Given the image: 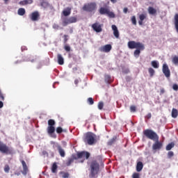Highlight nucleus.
<instances>
[{"instance_id": "nucleus-25", "label": "nucleus", "mask_w": 178, "mask_h": 178, "mask_svg": "<svg viewBox=\"0 0 178 178\" xmlns=\"http://www.w3.org/2000/svg\"><path fill=\"white\" fill-rule=\"evenodd\" d=\"M58 151L59 152V154L60 156L62 157V158H65V155H66V153L65 152V149H63L62 148V146L58 149Z\"/></svg>"}, {"instance_id": "nucleus-6", "label": "nucleus", "mask_w": 178, "mask_h": 178, "mask_svg": "<svg viewBox=\"0 0 178 178\" xmlns=\"http://www.w3.org/2000/svg\"><path fill=\"white\" fill-rule=\"evenodd\" d=\"M0 152L10 155L11 154H13V149L10 148L3 142H0Z\"/></svg>"}, {"instance_id": "nucleus-12", "label": "nucleus", "mask_w": 178, "mask_h": 178, "mask_svg": "<svg viewBox=\"0 0 178 178\" xmlns=\"http://www.w3.org/2000/svg\"><path fill=\"white\" fill-rule=\"evenodd\" d=\"M30 17L33 22H37L40 19V13L35 11L31 14Z\"/></svg>"}, {"instance_id": "nucleus-36", "label": "nucleus", "mask_w": 178, "mask_h": 178, "mask_svg": "<svg viewBox=\"0 0 178 178\" xmlns=\"http://www.w3.org/2000/svg\"><path fill=\"white\" fill-rule=\"evenodd\" d=\"M56 131L58 134H60L61 133H63V129L60 127H58L56 129Z\"/></svg>"}, {"instance_id": "nucleus-50", "label": "nucleus", "mask_w": 178, "mask_h": 178, "mask_svg": "<svg viewBox=\"0 0 178 178\" xmlns=\"http://www.w3.org/2000/svg\"><path fill=\"white\" fill-rule=\"evenodd\" d=\"M151 118H152L151 113H147V115L145 116V119H151Z\"/></svg>"}, {"instance_id": "nucleus-3", "label": "nucleus", "mask_w": 178, "mask_h": 178, "mask_svg": "<svg viewBox=\"0 0 178 178\" xmlns=\"http://www.w3.org/2000/svg\"><path fill=\"white\" fill-rule=\"evenodd\" d=\"M143 135L147 138H149V140H152L153 141H155V140H159V136H158V134H156L155 131L152 129L144 130Z\"/></svg>"}, {"instance_id": "nucleus-53", "label": "nucleus", "mask_w": 178, "mask_h": 178, "mask_svg": "<svg viewBox=\"0 0 178 178\" xmlns=\"http://www.w3.org/2000/svg\"><path fill=\"white\" fill-rule=\"evenodd\" d=\"M41 5L42 6H48L49 3L47 2H42Z\"/></svg>"}, {"instance_id": "nucleus-16", "label": "nucleus", "mask_w": 178, "mask_h": 178, "mask_svg": "<svg viewBox=\"0 0 178 178\" xmlns=\"http://www.w3.org/2000/svg\"><path fill=\"white\" fill-rule=\"evenodd\" d=\"M111 29L113 31V35L115 37V38H119V30H118V26L116 25H112Z\"/></svg>"}, {"instance_id": "nucleus-18", "label": "nucleus", "mask_w": 178, "mask_h": 178, "mask_svg": "<svg viewBox=\"0 0 178 178\" xmlns=\"http://www.w3.org/2000/svg\"><path fill=\"white\" fill-rule=\"evenodd\" d=\"M147 19V15L145 14H140L139 15V21H138V24L139 26H143L144 20Z\"/></svg>"}, {"instance_id": "nucleus-35", "label": "nucleus", "mask_w": 178, "mask_h": 178, "mask_svg": "<svg viewBox=\"0 0 178 178\" xmlns=\"http://www.w3.org/2000/svg\"><path fill=\"white\" fill-rule=\"evenodd\" d=\"M131 22L134 26H136L137 24V19H136V16H132L131 18Z\"/></svg>"}, {"instance_id": "nucleus-47", "label": "nucleus", "mask_w": 178, "mask_h": 178, "mask_svg": "<svg viewBox=\"0 0 178 178\" xmlns=\"http://www.w3.org/2000/svg\"><path fill=\"white\" fill-rule=\"evenodd\" d=\"M132 178H140V174L135 172L132 175Z\"/></svg>"}, {"instance_id": "nucleus-22", "label": "nucleus", "mask_w": 178, "mask_h": 178, "mask_svg": "<svg viewBox=\"0 0 178 178\" xmlns=\"http://www.w3.org/2000/svg\"><path fill=\"white\" fill-rule=\"evenodd\" d=\"M70 13H72V8H67L65 10L63 11V16H70Z\"/></svg>"}, {"instance_id": "nucleus-30", "label": "nucleus", "mask_w": 178, "mask_h": 178, "mask_svg": "<svg viewBox=\"0 0 178 178\" xmlns=\"http://www.w3.org/2000/svg\"><path fill=\"white\" fill-rule=\"evenodd\" d=\"M60 175H62L63 178H69V177H70V174H69V172H66L65 171L60 172Z\"/></svg>"}, {"instance_id": "nucleus-49", "label": "nucleus", "mask_w": 178, "mask_h": 178, "mask_svg": "<svg viewBox=\"0 0 178 178\" xmlns=\"http://www.w3.org/2000/svg\"><path fill=\"white\" fill-rule=\"evenodd\" d=\"M130 111L131 112H136V106H131Z\"/></svg>"}, {"instance_id": "nucleus-27", "label": "nucleus", "mask_w": 178, "mask_h": 178, "mask_svg": "<svg viewBox=\"0 0 178 178\" xmlns=\"http://www.w3.org/2000/svg\"><path fill=\"white\" fill-rule=\"evenodd\" d=\"M172 118H173L174 119H176V118H177L178 116V111L176 108H172Z\"/></svg>"}, {"instance_id": "nucleus-23", "label": "nucleus", "mask_w": 178, "mask_h": 178, "mask_svg": "<svg viewBox=\"0 0 178 178\" xmlns=\"http://www.w3.org/2000/svg\"><path fill=\"white\" fill-rule=\"evenodd\" d=\"M108 10H109V9L102 7V8H100L99 12L100 15H107Z\"/></svg>"}, {"instance_id": "nucleus-43", "label": "nucleus", "mask_w": 178, "mask_h": 178, "mask_svg": "<svg viewBox=\"0 0 178 178\" xmlns=\"http://www.w3.org/2000/svg\"><path fill=\"white\" fill-rule=\"evenodd\" d=\"M107 15L109 16V17H115V13H113V12H111L109 10L107 12Z\"/></svg>"}, {"instance_id": "nucleus-37", "label": "nucleus", "mask_w": 178, "mask_h": 178, "mask_svg": "<svg viewBox=\"0 0 178 178\" xmlns=\"http://www.w3.org/2000/svg\"><path fill=\"white\" fill-rule=\"evenodd\" d=\"M115 141H116V137L113 138L108 142V145H112L115 143Z\"/></svg>"}, {"instance_id": "nucleus-26", "label": "nucleus", "mask_w": 178, "mask_h": 178, "mask_svg": "<svg viewBox=\"0 0 178 178\" xmlns=\"http://www.w3.org/2000/svg\"><path fill=\"white\" fill-rule=\"evenodd\" d=\"M174 19L175 29L177 33H178V14H175Z\"/></svg>"}, {"instance_id": "nucleus-33", "label": "nucleus", "mask_w": 178, "mask_h": 178, "mask_svg": "<svg viewBox=\"0 0 178 178\" xmlns=\"http://www.w3.org/2000/svg\"><path fill=\"white\" fill-rule=\"evenodd\" d=\"M148 73L149 74L150 77H154V74H155V70L152 67L148 68Z\"/></svg>"}, {"instance_id": "nucleus-54", "label": "nucleus", "mask_w": 178, "mask_h": 178, "mask_svg": "<svg viewBox=\"0 0 178 178\" xmlns=\"http://www.w3.org/2000/svg\"><path fill=\"white\" fill-rule=\"evenodd\" d=\"M128 10H129V9H128L127 8H124L123 9L124 13H127Z\"/></svg>"}, {"instance_id": "nucleus-55", "label": "nucleus", "mask_w": 178, "mask_h": 178, "mask_svg": "<svg viewBox=\"0 0 178 178\" xmlns=\"http://www.w3.org/2000/svg\"><path fill=\"white\" fill-rule=\"evenodd\" d=\"M1 108H3V102H2L1 101H0V109Z\"/></svg>"}, {"instance_id": "nucleus-11", "label": "nucleus", "mask_w": 178, "mask_h": 178, "mask_svg": "<svg viewBox=\"0 0 178 178\" xmlns=\"http://www.w3.org/2000/svg\"><path fill=\"white\" fill-rule=\"evenodd\" d=\"M111 49H112V45H111V44H106V45H104L103 47H101L99 49V51H100V52L108 53V52H111Z\"/></svg>"}, {"instance_id": "nucleus-52", "label": "nucleus", "mask_w": 178, "mask_h": 178, "mask_svg": "<svg viewBox=\"0 0 178 178\" xmlns=\"http://www.w3.org/2000/svg\"><path fill=\"white\" fill-rule=\"evenodd\" d=\"M163 94H165V89L164 88L160 89V95H162Z\"/></svg>"}, {"instance_id": "nucleus-38", "label": "nucleus", "mask_w": 178, "mask_h": 178, "mask_svg": "<svg viewBox=\"0 0 178 178\" xmlns=\"http://www.w3.org/2000/svg\"><path fill=\"white\" fill-rule=\"evenodd\" d=\"M73 162H74V156H73V159H68V161L67 163V165L70 166V165H72V163H73Z\"/></svg>"}, {"instance_id": "nucleus-45", "label": "nucleus", "mask_w": 178, "mask_h": 178, "mask_svg": "<svg viewBox=\"0 0 178 178\" xmlns=\"http://www.w3.org/2000/svg\"><path fill=\"white\" fill-rule=\"evenodd\" d=\"M64 49H65V51H66L67 52H70V46H69V45H65V46H64Z\"/></svg>"}, {"instance_id": "nucleus-59", "label": "nucleus", "mask_w": 178, "mask_h": 178, "mask_svg": "<svg viewBox=\"0 0 178 178\" xmlns=\"http://www.w3.org/2000/svg\"><path fill=\"white\" fill-rule=\"evenodd\" d=\"M111 2H112L113 3H116L117 0H110Z\"/></svg>"}, {"instance_id": "nucleus-34", "label": "nucleus", "mask_w": 178, "mask_h": 178, "mask_svg": "<svg viewBox=\"0 0 178 178\" xmlns=\"http://www.w3.org/2000/svg\"><path fill=\"white\" fill-rule=\"evenodd\" d=\"M57 169H58V165H56V163H54L51 167L52 173H56Z\"/></svg>"}, {"instance_id": "nucleus-46", "label": "nucleus", "mask_w": 178, "mask_h": 178, "mask_svg": "<svg viewBox=\"0 0 178 178\" xmlns=\"http://www.w3.org/2000/svg\"><path fill=\"white\" fill-rule=\"evenodd\" d=\"M172 90H174V91H177L178 90V85L175 83L172 85Z\"/></svg>"}, {"instance_id": "nucleus-48", "label": "nucleus", "mask_w": 178, "mask_h": 178, "mask_svg": "<svg viewBox=\"0 0 178 178\" xmlns=\"http://www.w3.org/2000/svg\"><path fill=\"white\" fill-rule=\"evenodd\" d=\"M69 35H64L63 38H64V44H66V42H67Z\"/></svg>"}, {"instance_id": "nucleus-58", "label": "nucleus", "mask_w": 178, "mask_h": 178, "mask_svg": "<svg viewBox=\"0 0 178 178\" xmlns=\"http://www.w3.org/2000/svg\"><path fill=\"white\" fill-rule=\"evenodd\" d=\"M3 1H4V3H6V5H8L9 0H3Z\"/></svg>"}, {"instance_id": "nucleus-21", "label": "nucleus", "mask_w": 178, "mask_h": 178, "mask_svg": "<svg viewBox=\"0 0 178 178\" xmlns=\"http://www.w3.org/2000/svg\"><path fill=\"white\" fill-rule=\"evenodd\" d=\"M149 15H152L155 16L156 15V9L154 8V7L149 6L147 9Z\"/></svg>"}, {"instance_id": "nucleus-8", "label": "nucleus", "mask_w": 178, "mask_h": 178, "mask_svg": "<svg viewBox=\"0 0 178 178\" xmlns=\"http://www.w3.org/2000/svg\"><path fill=\"white\" fill-rule=\"evenodd\" d=\"M55 120L50 119L48 120L47 133L48 134H54L55 133Z\"/></svg>"}, {"instance_id": "nucleus-2", "label": "nucleus", "mask_w": 178, "mask_h": 178, "mask_svg": "<svg viewBox=\"0 0 178 178\" xmlns=\"http://www.w3.org/2000/svg\"><path fill=\"white\" fill-rule=\"evenodd\" d=\"M89 177L90 178H97V175L99 172V164L97 163V161H92L90 164V170Z\"/></svg>"}, {"instance_id": "nucleus-28", "label": "nucleus", "mask_w": 178, "mask_h": 178, "mask_svg": "<svg viewBox=\"0 0 178 178\" xmlns=\"http://www.w3.org/2000/svg\"><path fill=\"white\" fill-rule=\"evenodd\" d=\"M172 62L175 66H178V56H174L172 58Z\"/></svg>"}, {"instance_id": "nucleus-51", "label": "nucleus", "mask_w": 178, "mask_h": 178, "mask_svg": "<svg viewBox=\"0 0 178 178\" xmlns=\"http://www.w3.org/2000/svg\"><path fill=\"white\" fill-rule=\"evenodd\" d=\"M42 155L44 156H49V154H48V152H47V151H42Z\"/></svg>"}, {"instance_id": "nucleus-42", "label": "nucleus", "mask_w": 178, "mask_h": 178, "mask_svg": "<svg viewBox=\"0 0 178 178\" xmlns=\"http://www.w3.org/2000/svg\"><path fill=\"white\" fill-rule=\"evenodd\" d=\"M175 156V153L172 151H170L168 152V158L170 159V158Z\"/></svg>"}, {"instance_id": "nucleus-19", "label": "nucleus", "mask_w": 178, "mask_h": 178, "mask_svg": "<svg viewBox=\"0 0 178 178\" xmlns=\"http://www.w3.org/2000/svg\"><path fill=\"white\" fill-rule=\"evenodd\" d=\"M22 164L23 166V175H27V172H29V168L27 167V164H26V161L24 160L22 161Z\"/></svg>"}, {"instance_id": "nucleus-17", "label": "nucleus", "mask_w": 178, "mask_h": 178, "mask_svg": "<svg viewBox=\"0 0 178 178\" xmlns=\"http://www.w3.org/2000/svg\"><path fill=\"white\" fill-rule=\"evenodd\" d=\"M33 2V0H23L19 2V5L21 6H26V5H31Z\"/></svg>"}, {"instance_id": "nucleus-9", "label": "nucleus", "mask_w": 178, "mask_h": 178, "mask_svg": "<svg viewBox=\"0 0 178 178\" xmlns=\"http://www.w3.org/2000/svg\"><path fill=\"white\" fill-rule=\"evenodd\" d=\"M76 22H77V18H76V17H65L63 19L62 24L63 27H66L68 24L76 23Z\"/></svg>"}, {"instance_id": "nucleus-13", "label": "nucleus", "mask_w": 178, "mask_h": 178, "mask_svg": "<svg viewBox=\"0 0 178 178\" xmlns=\"http://www.w3.org/2000/svg\"><path fill=\"white\" fill-rule=\"evenodd\" d=\"M152 145V149L156 151V149H161L162 148V143L159 142L158 140Z\"/></svg>"}, {"instance_id": "nucleus-4", "label": "nucleus", "mask_w": 178, "mask_h": 178, "mask_svg": "<svg viewBox=\"0 0 178 178\" xmlns=\"http://www.w3.org/2000/svg\"><path fill=\"white\" fill-rule=\"evenodd\" d=\"M95 134L91 132L87 133L85 136L83 141L84 143H87L88 145H92V144H95Z\"/></svg>"}, {"instance_id": "nucleus-29", "label": "nucleus", "mask_w": 178, "mask_h": 178, "mask_svg": "<svg viewBox=\"0 0 178 178\" xmlns=\"http://www.w3.org/2000/svg\"><path fill=\"white\" fill-rule=\"evenodd\" d=\"M172 148H175V143H173V142L167 145L165 149H166V151H170V149H172Z\"/></svg>"}, {"instance_id": "nucleus-1", "label": "nucleus", "mask_w": 178, "mask_h": 178, "mask_svg": "<svg viewBox=\"0 0 178 178\" xmlns=\"http://www.w3.org/2000/svg\"><path fill=\"white\" fill-rule=\"evenodd\" d=\"M128 47L129 49H136L134 52V56L136 58H138V56H140V54H141V51H144V49H145V45H144V44L136 41L128 42Z\"/></svg>"}, {"instance_id": "nucleus-5", "label": "nucleus", "mask_w": 178, "mask_h": 178, "mask_svg": "<svg viewBox=\"0 0 178 178\" xmlns=\"http://www.w3.org/2000/svg\"><path fill=\"white\" fill-rule=\"evenodd\" d=\"M83 10L85 12H95L97 10V3L90 2L83 5Z\"/></svg>"}, {"instance_id": "nucleus-32", "label": "nucleus", "mask_w": 178, "mask_h": 178, "mask_svg": "<svg viewBox=\"0 0 178 178\" xmlns=\"http://www.w3.org/2000/svg\"><path fill=\"white\" fill-rule=\"evenodd\" d=\"M51 145H53V148L54 149H55L56 148H57V149H60L62 146H60V145H59L57 143H55L54 141L51 142Z\"/></svg>"}, {"instance_id": "nucleus-7", "label": "nucleus", "mask_w": 178, "mask_h": 178, "mask_svg": "<svg viewBox=\"0 0 178 178\" xmlns=\"http://www.w3.org/2000/svg\"><path fill=\"white\" fill-rule=\"evenodd\" d=\"M90 158V153L88 152H79L74 156V159H83L81 162H84L85 159Z\"/></svg>"}, {"instance_id": "nucleus-10", "label": "nucleus", "mask_w": 178, "mask_h": 178, "mask_svg": "<svg viewBox=\"0 0 178 178\" xmlns=\"http://www.w3.org/2000/svg\"><path fill=\"white\" fill-rule=\"evenodd\" d=\"M162 72L167 79L170 77V70H169V66H168V64L164 63L163 65Z\"/></svg>"}, {"instance_id": "nucleus-62", "label": "nucleus", "mask_w": 178, "mask_h": 178, "mask_svg": "<svg viewBox=\"0 0 178 178\" xmlns=\"http://www.w3.org/2000/svg\"><path fill=\"white\" fill-rule=\"evenodd\" d=\"M53 137H54V138H56V135L54 134V135L53 136Z\"/></svg>"}, {"instance_id": "nucleus-20", "label": "nucleus", "mask_w": 178, "mask_h": 178, "mask_svg": "<svg viewBox=\"0 0 178 178\" xmlns=\"http://www.w3.org/2000/svg\"><path fill=\"white\" fill-rule=\"evenodd\" d=\"M143 168H144V164H143V162L141 161L138 162L136 165V172H141Z\"/></svg>"}, {"instance_id": "nucleus-31", "label": "nucleus", "mask_w": 178, "mask_h": 178, "mask_svg": "<svg viewBox=\"0 0 178 178\" xmlns=\"http://www.w3.org/2000/svg\"><path fill=\"white\" fill-rule=\"evenodd\" d=\"M17 13L19 16H24L26 15V10L24 8H19Z\"/></svg>"}, {"instance_id": "nucleus-40", "label": "nucleus", "mask_w": 178, "mask_h": 178, "mask_svg": "<svg viewBox=\"0 0 178 178\" xmlns=\"http://www.w3.org/2000/svg\"><path fill=\"white\" fill-rule=\"evenodd\" d=\"M98 109H99L100 111H102V109H104V102H99L98 103Z\"/></svg>"}, {"instance_id": "nucleus-39", "label": "nucleus", "mask_w": 178, "mask_h": 178, "mask_svg": "<svg viewBox=\"0 0 178 178\" xmlns=\"http://www.w3.org/2000/svg\"><path fill=\"white\" fill-rule=\"evenodd\" d=\"M9 170H10V167H9V165L6 164L4 166V172L5 173H9Z\"/></svg>"}, {"instance_id": "nucleus-41", "label": "nucleus", "mask_w": 178, "mask_h": 178, "mask_svg": "<svg viewBox=\"0 0 178 178\" xmlns=\"http://www.w3.org/2000/svg\"><path fill=\"white\" fill-rule=\"evenodd\" d=\"M88 104H89V105H94V99H92V97L88 98Z\"/></svg>"}, {"instance_id": "nucleus-44", "label": "nucleus", "mask_w": 178, "mask_h": 178, "mask_svg": "<svg viewBox=\"0 0 178 178\" xmlns=\"http://www.w3.org/2000/svg\"><path fill=\"white\" fill-rule=\"evenodd\" d=\"M0 99L1 101H5V96L3 95V93H2V91L0 90Z\"/></svg>"}, {"instance_id": "nucleus-61", "label": "nucleus", "mask_w": 178, "mask_h": 178, "mask_svg": "<svg viewBox=\"0 0 178 178\" xmlns=\"http://www.w3.org/2000/svg\"><path fill=\"white\" fill-rule=\"evenodd\" d=\"M106 78H107V79H111V76H106Z\"/></svg>"}, {"instance_id": "nucleus-57", "label": "nucleus", "mask_w": 178, "mask_h": 178, "mask_svg": "<svg viewBox=\"0 0 178 178\" xmlns=\"http://www.w3.org/2000/svg\"><path fill=\"white\" fill-rule=\"evenodd\" d=\"M74 84H76V86H77V84H79V80L78 79L74 80Z\"/></svg>"}, {"instance_id": "nucleus-56", "label": "nucleus", "mask_w": 178, "mask_h": 178, "mask_svg": "<svg viewBox=\"0 0 178 178\" xmlns=\"http://www.w3.org/2000/svg\"><path fill=\"white\" fill-rule=\"evenodd\" d=\"M36 59L37 58H35L33 59H29V61L33 63L35 60H36Z\"/></svg>"}, {"instance_id": "nucleus-15", "label": "nucleus", "mask_w": 178, "mask_h": 178, "mask_svg": "<svg viewBox=\"0 0 178 178\" xmlns=\"http://www.w3.org/2000/svg\"><path fill=\"white\" fill-rule=\"evenodd\" d=\"M57 62L58 65H65V58H63V56L60 54H57Z\"/></svg>"}, {"instance_id": "nucleus-60", "label": "nucleus", "mask_w": 178, "mask_h": 178, "mask_svg": "<svg viewBox=\"0 0 178 178\" xmlns=\"http://www.w3.org/2000/svg\"><path fill=\"white\" fill-rule=\"evenodd\" d=\"M54 29H59V25H54Z\"/></svg>"}, {"instance_id": "nucleus-24", "label": "nucleus", "mask_w": 178, "mask_h": 178, "mask_svg": "<svg viewBox=\"0 0 178 178\" xmlns=\"http://www.w3.org/2000/svg\"><path fill=\"white\" fill-rule=\"evenodd\" d=\"M151 65L154 69H159V62H158L157 60H152L151 62Z\"/></svg>"}, {"instance_id": "nucleus-14", "label": "nucleus", "mask_w": 178, "mask_h": 178, "mask_svg": "<svg viewBox=\"0 0 178 178\" xmlns=\"http://www.w3.org/2000/svg\"><path fill=\"white\" fill-rule=\"evenodd\" d=\"M92 29H93V30L96 31V33H101V31H102V28L101 27V25L98 24V23L97 22L92 25Z\"/></svg>"}]
</instances>
